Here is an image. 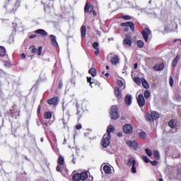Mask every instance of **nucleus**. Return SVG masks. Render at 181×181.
I'll return each instance as SVG.
<instances>
[{
	"mask_svg": "<svg viewBox=\"0 0 181 181\" xmlns=\"http://www.w3.org/2000/svg\"><path fill=\"white\" fill-rule=\"evenodd\" d=\"M88 177V173L87 171H83L82 173H76L72 175L73 181H84L87 180Z\"/></svg>",
	"mask_w": 181,
	"mask_h": 181,
	"instance_id": "nucleus-1",
	"label": "nucleus"
},
{
	"mask_svg": "<svg viewBox=\"0 0 181 181\" xmlns=\"http://www.w3.org/2000/svg\"><path fill=\"white\" fill-rule=\"evenodd\" d=\"M160 117V115L156 111H153L151 113H146V119H147V121H149V122H153V121L159 119Z\"/></svg>",
	"mask_w": 181,
	"mask_h": 181,
	"instance_id": "nucleus-2",
	"label": "nucleus"
},
{
	"mask_svg": "<svg viewBox=\"0 0 181 181\" xmlns=\"http://www.w3.org/2000/svg\"><path fill=\"white\" fill-rule=\"evenodd\" d=\"M110 114L111 119H118V118H119V112H118V106H112Z\"/></svg>",
	"mask_w": 181,
	"mask_h": 181,
	"instance_id": "nucleus-3",
	"label": "nucleus"
},
{
	"mask_svg": "<svg viewBox=\"0 0 181 181\" xmlns=\"http://www.w3.org/2000/svg\"><path fill=\"white\" fill-rule=\"evenodd\" d=\"M111 136H107V134H105L101 140V146L103 148H108L110 145H111Z\"/></svg>",
	"mask_w": 181,
	"mask_h": 181,
	"instance_id": "nucleus-4",
	"label": "nucleus"
},
{
	"mask_svg": "<svg viewBox=\"0 0 181 181\" xmlns=\"http://www.w3.org/2000/svg\"><path fill=\"white\" fill-rule=\"evenodd\" d=\"M120 26L125 27V28H129V29L132 30V32H135V24L132 21H127L126 23H120Z\"/></svg>",
	"mask_w": 181,
	"mask_h": 181,
	"instance_id": "nucleus-5",
	"label": "nucleus"
},
{
	"mask_svg": "<svg viewBox=\"0 0 181 181\" xmlns=\"http://www.w3.org/2000/svg\"><path fill=\"white\" fill-rule=\"evenodd\" d=\"M42 47H39L37 49L35 45L30 46V50L31 51V53H37V56H40L42 54Z\"/></svg>",
	"mask_w": 181,
	"mask_h": 181,
	"instance_id": "nucleus-6",
	"label": "nucleus"
},
{
	"mask_svg": "<svg viewBox=\"0 0 181 181\" xmlns=\"http://www.w3.org/2000/svg\"><path fill=\"white\" fill-rule=\"evenodd\" d=\"M123 131L124 134H132V131H134V127H132V124H126L123 127Z\"/></svg>",
	"mask_w": 181,
	"mask_h": 181,
	"instance_id": "nucleus-7",
	"label": "nucleus"
},
{
	"mask_svg": "<svg viewBox=\"0 0 181 181\" xmlns=\"http://www.w3.org/2000/svg\"><path fill=\"white\" fill-rule=\"evenodd\" d=\"M151 32L149 28H145L144 30L141 31V35L145 42H148V37L149 36H151Z\"/></svg>",
	"mask_w": 181,
	"mask_h": 181,
	"instance_id": "nucleus-8",
	"label": "nucleus"
},
{
	"mask_svg": "<svg viewBox=\"0 0 181 181\" xmlns=\"http://www.w3.org/2000/svg\"><path fill=\"white\" fill-rule=\"evenodd\" d=\"M94 10V6H93L90 3H86L84 7V11L86 13H89L91 15L93 13V11Z\"/></svg>",
	"mask_w": 181,
	"mask_h": 181,
	"instance_id": "nucleus-9",
	"label": "nucleus"
},
{
	"mask_svg": "<svg viewBox=\"0 0 181 181\" xmlns=\"http://www.w3.org/2000/svg\"><path fill=\"white\" fill-rule=\"evenodd\" d=\"M47 104H49V105H57V104H59V97L57 96H54V98H52L49 100H47Z\"/></svg>",
	"mask_w": 181,
	"mask_h": 181,
	"instance_id": "nucleus-10",
	"label": "nucleus"
},
{
	"mask_svg": "<svg viewBox=\"0 0 181 181\" xmlns=\"http://www.w3.org/2000/svg\"><path fill=\"white\" fill-rule=\"evenodd\" d=\"M124 46H132V37L130 35H126V37L123 40Z\"/></svg>",
	"mask_w": 181,
	"mask_h": 181,
	"instance_id": "nucleus-11",
	"label": "nucleus"
},
{
	"mask_svg": "<svg viewBox=\"0 0 181 181\" xmlns=\"http://www.w3.org/2000/svg\"><path fill=\"white\" fill-rule=\"evenodd\" d=\"M137 103L139 107H145L146 102H145V98L144 97V95L140 94L138 95Z\"/></svg>",
	"mask_w": 181,
	"mask_h": 181,
	"instance_id": "nucleus-12",
	"label": "nucleus"
},
{
	"mask_svg": "<svg viewBox=\"0 0 181 181\" xmlns=\"http://www.w3.org/2000/svg\"><path fill=\"white\" fill-rule=\"evenodd\" d=\"M35 33H36V35H40V36H42V37H46V36H47V32L43 29H37L35 31Z\"/></svg>",
	"mask_w": 181,
	"mask_h": 181,
	"instance_id": "nucleus-13",
	"label": "nucleus"
},
{
	"mask_svg": "<svg viewBox=\"0 0 181 181\" xmlns=\"http://www.w3.org/2000/svg\"><path fill=\"white\" fill-rule=\"evenodd\" d=\"M49 39L51 40L52 46L54 47H59V44L57 43V40H56V36L54 35H49Z\"/></svg>",
	"mask_w": 181,
	"mask_h": 181,
	"instance_id": "nucleus-14",
	"label": "nucleus"
},
{
	"mask_svg": "<svg viewBox=\"0 0 181 181\" xmlns=\"http://www.w3.org/2000/svg\"><path fill=\"white\" fill-rule=\"evenodd\" d=\"M127 144L129 148H132L133 149H138V143L136 141H128Z\"/></svg>",
	"mask_w": 181,
	"mask_h": 181,
	"instance_id": "nucleus-15",
	"label": "nucleus"
},
{
	"mask_svg": "<svg viewBox=\"0 0 181 181\" xmlns=\"http://www.w3.org/2000/svg\"><path fill=\"white\" fill-rule=\"evenodd\" d=\"M168 127L173 129L176 128V127H177V120L173 119H170L168 122Z\"/></svg>",
	"mask_w": 181,
	"mask_h": 181,
	"instance_id": "nucleus-16",
	"label": "nucleus"
},
{
	"mask_svg": "<svg viewBox=\"0 0 181 181\" xmlns=\"http://www.w3.org/2000/svg\"><path fill=\"white\" fill-rule=\"evenodd\" d=\"M115 95L119 99L121 100L122 98V93H121V90H119V88L115 87Z\"/></svg>",
	"mask_w": 181,
	"mask_h": 181,
	"instance_id": "nucleus-17",
	"label": "nucleus"
},
{
	"mask_svg": "<svg viewBox=\"0 0 181 181\" xmlns=\"http://www.w3.org/2000/svg\"><path fill=\"white\" fill-rule=\"evenodd\" d=\"M153 69L156 71H160L161 70H163V69H165V64H163V63L157 64L155 65Z\"/></svg>",
	"mask_w": 181,
	"mask_h": 181,
	"instance_id": "nucleus-18",
	"label": "nucleus"
},
{
	"mask_svg": "<svg viewBox=\"0 0 181 181\" xmlns=\"http://www.w3.org/2000/svg\"><path fill=\"white\" fill-rule=\"evenodd\" d=\"M124 102L127 105H131L132 104V96L131 95H127L124 98Z\"/></svg>",
	"mask_w": 181,
	"mask_h": 181,
	"instance_id": "nucleus-19",
	"label": "nucleus"
},
{
	"mask_svg": "<svg viewBox=\"0 0 181 181\" xmlns=\"http://www.w3.org/2000/svg\"><path fill=\"white\" fill-rule=\"evenodd\" d=\"M111 63L113 66H117V63H119V57L115 55L111 58Z\"/></svg>",
	"mask_w": 181,
	"mask_h": 181,
	"instance_id": "nucleus-20",
	"label": "nucleus"
},
{
	"mask_svg": "<svg viewBox=\"0 0 181 181\" xmlns=\"http://www.w3.org/2000/svg\"><path fill=\"white\" fill-rule=\"evenodd\" d=\"M57 172H59V173H64V172L65 173L64 175H67V173H69V170L67 169H64L63 168H62V166L60 165H57Z\"/></svg>",
	"mask_w": 181,
	"mask_h": 181,
	"instance_id": "nucleus-21",
	"label": "nucleus"
},
{
	"mask_svg": "<svg viewBox=\"0 0 181 181\" xmlns=\"http://www.w3.org/2000/svg\"><path fill=\"white\" fill-rule=\"evenodd\" d=\"M115 131V128L112 125H110V127L107 129V134L108 136H111V132H114Z\"/></svg>",
	"mask_w": 181,
	"mask_h": 181,
	"instance_id": "nucleus-22",
	"label": "nucleus"
},
{
	"mask_svg": "<svg viewBox=\"0 0 181 181\" xmlns=\"http://www.w3.org/2000/svg\"><path fill=\"white\" fill-rule=\"evenodd\" d=\"M6 56V49L5 47L0 46V57H5Z\"/></svg>",
	"mask_w": 181,
	"mask_h": 181,
	"instance_id": "nucleus-23",
	"label": "nucleus"
},
{
	"mask_svg": "<svg viewBox=\"0 0 181 181\" xmlns=\"http://www.w3.org/2000/svg\"><path fill=\"white\" fill-rule=\"evenodd\" d=\"M180 60V55H177L175 59L173 60L172 64L173 67H176L177 62Z\"/></svg>",
	"mask_w": 181,
	"mask_h": 181,
	"instance_id": "nucleus-24",
	"label": "nucleus"
},
{
	"mask_svg": "<svg viewBox=\"0 0 181 181\" xmlns=\"http://www.w3.org/2000/svg\"><path fill=\"white\" fill-rule=\"evenodd\" d=\"M90 86L92 88L93 87H96L97 88H101V83L100 82L92 81Z\"/></svg>",
	"mask_w": 181,
	"mask_h": 181,
	"instance_id": "nucleus-25",
	"label": "nucleus"
},
{
	"mask_svg": "<svg viewBox=\"0 0 181 181\" xmlns=\"http://www.w3.org/2000/svg\"><path fill=\"white\" fill-rule=\"evenodd\" d=\"M53 117V113L52 112H45L44 114L45 119H50Z\"/></svg>",
	"mask_w": 181,
	"mask_h": 181,
	"instance_id": "nucleus-26",
	"label": "nucleus"
},
{
	"mask_svg": "<svg viewBox=\"0 0 181 181\" xmlns=\"http://www.w3.org/2000/svg\"><path fill=\"white\" fill-rule=\"evenodd\" d=\"M89 74H91L92 77L97 76V69L95 68H91L88 71Z\"/></svg>",
	"mask_w": 181,
	"mask_h": 181,
	"instance_id": "nucleus-27",
	"label": "nucleus"
},
{
	"mask_svg": "<svg viewBox=\"0 0 181 181\" xmlns=\"http://www.w3.org/2000/svg\"><path fill=\"white\" fill-rule=\"evenodd\" d=\"M103 170L105 172V173H106V175H108L110 173H111V167H110V165H104L103 167Z\"/></svg>",
	"mask_w": 181,
	"mask_h": 181,
	"instance_id": "nucleus-28",
	"label": "nucleus"
},
{
	"mask_svg": "<svg viewBox=\"0 0 181 181\" xmlns=\"http://www.w3.org/2000/svg\"><path fill=\"white\" fill-rule=\"evenodd\" d=\"M141 84L144 88H149V83L146 81V79L142 78H141Z\"/></svg>",
	"mask_w": 181,
	"mask_h": 181,
	"instance_id": "nucleus-29",
	"label": "nucleus"
},
{
	"mask_svg": "<svg viewBox=\"0 0 181 181\" xmlns=\"http://www.w3.org/2000/svg\"><path fill=\"white\" fill-rule=\"evenodd\" d=\"M57 163H58V165H60L61 166L64 165V158H63V156H59L58 158Z\"/></svg>",
	"mask_w": 181,
	"mask_h": 181,
	"instance_id": "nucleus-30",
	"label": "nucleus"
},
{
	"mask_svg": "<svg viewBox=\"0 0 181 181\" xmlns=\"http://www.w3.org/2000/svg\"><path fill=\"white\" fill-rule=\"evenodd\" d=\"M86 33H87V29L86 28V25L81 26V37H86Z\"/></svg>",
	"mask_w": 181,
	"mask_h": 181,
	"instance_id": "nucleus-31",
	"label": "nucleus"
},
{
	"mask_svg": "<svg viewBox=\"0 0 181 181\" xmlns=\"http://www.w3.org/2000/svg\"><path fill=\"white\" fill-rule=\"evenodd\" d=\"M136 45L139 49H142L145 46V43H144V41L139 40L136 41Z\"/></svg>",
	"mask_w": 181,
	"mask_h": 181,
	"instance_id": "nucleus-32",
	"label": "nucleus"
},
{
	"mask_svg": "<svg viewBox=\"0 0 181 181\" xmlns=\"http://www.w3.org/2000/svg\"><path fill=\"white\" fill-rule=\"evenodd\" d=\"M134 162H136V160H135V159L134 158H129L127 163V166H128L129 168H131V166L134 165Z\"/></svg>",
	"mask_w": 181,
	"mask_h": 181,
	"instance_id": "nucleus-33",
	"label": "nucleus"
},
{
	"mask_svg": "<svg viewBox=\"0 0 181 181\" xmlns=\"http://www.w3.org/2000/svg\"><path fill=\"white\" fill-rule=\"evenodd\" d=\"M136 165V161H133V164L131 168V171L132 173H136V167L135 166Z\"/></svg>",
	"mask_w": 181,
	"mask_h": 181,
	"instance_id": "nucleus-34",
	"label": "nucleus"
},
{
	"mask_svg": "<svg viewBox=\"0 0 181 181\" xmlns=\"http://www.w3.org/2000/svg\"><path fill=\"white\" fill-rule=\"evenodd\" d=\"M153 156L155 158V159H156L157 160H159V159H160V156L159 155V151L155 150L153 151Z\"/></svg>",
	"mask_w": 181,
	"mask_h": 181,
	"instance_id": "nucleus-35",
	"label": "nucleus"
},
{
	"mask_svg": "<svg viewBox=\"0 0 181 181\" xmlns=\"http://www.w3.org/2000/svg\"><path fill=\"white\" fill-rule=\"evenodd\" d=\"M134 81L136 84H137V86H141V78H139V77L135 76L134 78Z\"/></svg>",
	"mask_w": 181,
	"mask_h": 181,
	"instance_id": "nucleus-36",
	"label": "nucleus"
},
{
	"mask_svg": "<svg viewBox=\"0 0 181 181\" xmlns=\"http://www.w3.org/2000/svg\"><path fill=\"white\" fill-rule=\"evenodd\" d=\"M141 159H143L145 163H149L151 162V160H149L148 156H141Z\"/></svg>",
	"mask_w": 181,
	"mask_h": 181,
	"instance_id": "nucleus-37",
	"label": "nucleus"
},
{
	"mask_svg": "<svg viewBox=\"0 0 181 181\" xmlns=\"http://www.w3.org/2000/svg\"><path fill=\"white\" fill-rule=\"evenodd\" d=\"M149 97H151V92L148 90H146L144 91V98L146 99L149 98Z\"/></svg>",
	"mask_w": 181,
	"mask_h": 181,
	"instance_id": "nucleus-38",
	"label": "nucleus"
},
{
	"mask_svg": "<svg viewBox=\"0 0 181 181\" xmlns=\"http://www.w3.org/2000/svg\"><path fill=\"white\" fill-rule=\"evenodd\" d=\"M139 136L141 139H146V133L145 132H141L139 133Z\"/></svg>",
	"mask_w": 181,
	"mask_h": 181,
	"instance_id": "nucleus-39",
	"label": "nucleus"
},
{
	"mask_svg": "<svg viewBox=\"0 0 181 181\" xmlns=\"http://www.w3.org/2000/svg\"><path fill=\"white\" fill-rule=\"evenodd\" d=\"M122 19H124V21H131L132 18L131 17V16L125 15L122 16Z\"/></svg>",
	"mask_w": 181,
	"mask_h": 181,
	"instance_id": "nucleus-40",
	"label": "nucleus"
},
{
	"mask_svg": "<svg viewBox=\"0 0 181 181\" xmlns=\"http://www.w3.org/2000/svg\"><path fill=\"white\" fill-rule=\"evenodd\" d=\"M145 152H146V155H148L149 157L152 156V150H151L149 148H146Z\"/></svg>",
	"mask_w": 181,
	"mask_h": 181,
	"instance_id": "nucleus-41",
	"label": "nucleus"
},
{
	"mask_svg": "<svg viewBox=\"0 0 181 181\" xmlns=\"http://www.w3.org/2000/svg\"><path fill=\"white\" fill-rule=\"evenodd\" d=\"M117 86L118 87V88L122 87V86H124V82L121 80H118L117 82Z\"/></svg>",
	"mask_w": 181,
	"mask_h": 181,
	"instance_id": "nucleus-42",
	"label": "nucleus"
},
{
	"mask_svg": "<svg viewBox=\"0 0 181 181\" xmlns=\"http://www.w3.org/2000/svg\"><path fill=\"white\" fill-rule=\"evenodd\" d=\"M150 163L152 165V166H158V161L156 160L153 161L150 160Z\"/></svg>",
	"mask_w": 181,
	"mask_h": 181,
	"instance_id": "nucleus-43",
	"label": "nucleus"
},
{
	"mask_svg": "<svg viewBox=\"0 0 181 181\" xmlns=\"http://www.w3.org/2000/svg\"><path fill=\"white\" fill-rule=\"evenodd\" d=\"M63 87V81L60 80L58 83V88L60 90Z\"/></svg>",
	"mask_w": 181,
	"mask_h": 181,
	"instance_id": "nucleus-44",
	"label": "nucleus"
},
{
	"mask_svg": "<svg viewBox=\"0 0 181 181\" xmlns=\"http://www.w3.org/2000/svg\"><path fill=\"white\" fill-rule=\"evenodd\" d=\"M98 46H99L98 42H93V49H99V48H98Z\"/></svg>",
	"mask_w": 181,
	"mask_h": 181,
	"instance_id": "nucleus-45",
	"label": "nucleus"
},
{
	"mask_svg": "<svg viewBox=\"0 0 181 181\" xmlns=\"http://www.w3.org/2000/svg\"><path fill=\"white\" fill-rule=\"evenodd\" d=\"M169 83H170V87H173V77H172V76L170 77Z\"/></svg>",
	"mask_w": 181,
	"mask_h": 181,
	"instance_id": "nucleus-46",
	"label": "nucleus"
},
{
	"mask_svg": "<svg viewBox=\"0 0 181 181\" xmlns=\"http://www.w3.org/2000/svg\"><path fill=\"white\" fill-rule=\"evenodd\" d=\"M35 37H37V35H36L35 34H32L29 36L30 39H35Z\"/></svg>",
	"mask_w": 181,
	"mask_h": 181,
	"instance_id": "nucleus-47",
	"label": "nucleus"
},
{
	"mask_svg": "<svg viewBox=\"0 0 181 181\" xmlns=\"http://www.w3.org/2000/svg\"><path fill=\"white\" fill-rule=\"evenodd\" d=\"M42 109V105H40L37 109V114H40V110Z\"/></svg>",
	"mask_w": 181,
	"mask_h": 181,
	"instance_id": "nucleus-48",
	"label": "nucleus"
},
{
	"mask_svg": "<svg viewBox=\"0 0 181 181\" xmlns=\"http://www.w3.org/2000/svg\"><path fill=\"white\" fill-rule=\"evenodd\" d=\"M91 80H92L91 77H87V82L90 83V86L91 85V83H93Z\"/></svg>",
	"mask_w": 181,
	"mask_h": 181,
	"instance_id": "nucleus-49",
	"label": "nucleus"
},
{
	"mask_svg": "<svg viewBox=\"0 0 181 181\" xmlns=\"http://www.w3.org/2000/svg\"><path fill=\"white\" fill-rule=\"evenodd\" d=\"M95 54H100V48H98L97 49H96V51H95Z\"/></svg>",
	"mask_w": 181,
	"mask_h": 181,
	"instance_id": "nucleus-50",
	"label": "nucleus"
},
{
	"mask_svg": "<svg viewBox=\"0 0 181 181\" xmlns=\"http://www.w3.org/2000/svg\"><path fill=\"white\" fill-rule=\"evenodd\" d=\"M76 129H81L82 126H81V124H77V125L76 126Z\"/></svg>",
	"mask_w": 181,
	"mask_h": 181,
	"instance_id": "nucleus-51",
	"label": "nucleus"
},
{
	"mask_svg": "<svg viewBox=\"0 0 181 181\" xmlns=\"http://www.w3.org/2000/svg\"><path fill=\"white\" fill-rule=\"evenodd\" d=\"M92 13H93V16H97V11H95V10H93Z\"/></svg>",
	"mask_w": 181,
	"mask_h": 181,
	"instance_id": "nucleus-52",
	"label": "nucleus"
},
{
	"mask_svg": "<svg viewBox=\"0 0 181 181\" xmlns=\"http://www.w3.org/2000/svg\"><path fill=\"white\" fill-rule=\"evenodd\" d=\"M21 59H26V54L25 53L21 54Z\"/></svg>",
	"mask_w": 181,
	"mask_h": 181,
	"instance_id": "nucleus-53",
	"label": "nucleus"
},
{
	"mask_svg": "<svg viewBox=\"0 0 181 181\" xmlns=\"http://www.w3.org/2000/svg\"><path fill=\"white\" fill-rule=\"evenodd\" d=\"M117 136H119V137L122 136V132H119L117 133Z\"/></svg>",
	"mask_w": 181,
	"mask_h": 181,
	"instance_id": "nucleus-54",
	"label": "nucleus"
},
{
	"mask_svg": "<svg viewBox=\"0 0 181 181\" xmlns=\"http://www.w3.org/2000/svg\"><path fill=\"white\" fill-rule=\"evenodd\" d=\"M42 125H43L44 128H47L48 124H47V122H45Z\"/></svg>",
	"mask_w": 181,
	"mask_h": 181,
	"instance_id": "nucleus-55",
	"label": "nucleus"
},
{
	"mask_svg": "<svg viewBox=\"0 0 181 181\" xmlns=\"http://www.w3.org/2000/svg\"><path fill=\"white\" fill-rule=\"evenodd\" d=\"M134 69H138V64L137 63L134 64Z\"/></svg>",
	"mask_w": 181,
	"mask_h": 181,
	"instance_id": "nucleus-56",
	"label": "nucleus"
},
{
	"mask_svg": "<svg viewBox=\"0 0 181 181\" xmlns=\"http://www.w3.org/2000/svg\"><path fill=\"white\" fill-rule=\"evenodd\" d=\"M128 30H129V28H126L124 29V32H128Z\"/></svg>",
	"mask_w": 181,
	"mask_h": 181,
	"instance_id": "nucleus-57",
	"label": "nucleus"
},
{
	"mask_svg": "<svg viewBox=\"0 0 181 181\" xmlns=\"http://www.w3.org/2000/svg\"><path fill=\"white\" fill-rule=\"evenodd\" d=\"M71 83L74 84V86H76V81H75L71 80Z\"/></svg>",
	"mask_w": 181,
	"mask_h": 181,
	"instance_id": "nucleus-58",
	"label": "nucleus"
},
{
	"mask_svg": "<svg viewBox=\"0 0 181 181\" xmlns=\"http://www.w3.org/2000/svg\"><path fill=\"white\" fill-rule=\"evenodd\" d=\"M72 162H73V163L76 164V158H74L72 159Z\"/></svg>",
	"mask_w": 181,
	"mask_h": 181,
	"instance_id": "nucleus-59",
	"label": "nucleus"
},
{
	"mask_svg": "<svg viewBox=\"0 0 181 181\" xmlns=\"http://www.w3.org/2000/svg\"><path fill=\"white\" fill-rule=\"evenodd\" d=\"M105 77H108V76H110V74L106 73V74H105Z\"/></svg>",
	"mask_w": 181,
	"mask_h": 181,
	"instance_id": "nucleus-60",
	"label": "nucleus"
},
{
	"mask_svg": "<svg viewBox=\"0 0 181 181\" xmlns=\"http://www.w3.org/2000/svg\"><path fill=\"white\" fill-rule=\"evenodd\" d=\"M106 70H110V66H106Z\"/></svg>",
	"mask_w": 181,
	"mask_h": 181,
	"instance_id": "nucleus-61",
	"label": "nucleus"
},
{
	"mask_svg": "<svg viewBox=\"0 0 181 181\" xmlns=\"http://www.w3.org/2000/svg\"><path fill=\"white\" fill-rule=\"evenodd\" d=\"M158 181H163V179L159 178V180H158Z\"/></svg>",
	"mask_w": 181,
	"mask_h": 181,
	"instance_id": "nucleus-62",
	"label": "nucleus"
},
{
	"mask_svg": "<svg viewBox=\"0 0 181 181\" xmlns=\"http://www.w3.org/2000/svg\"><path fill=\"white\" fill-rule=\"evenodd\" d=\"M102 74H105V71H103V72H102Z\"/></svg>",
	"mask_w": 181,
	"mask_h": 181,
	"instance_id": "nucleus-63",
	"label": "nucleus"
},
{
	"mask_svg": "<svg viewBox=\"0 0 181 181\" xmlns=\"http://www.w3.org/2000/svg\"><path fill=\"white\" fill-rule=\"evenodd\" d=\"M8 1V2H9V1H11V0H7Z\"/></svg>",
	"mask_w": 181,
	"mask_h": 181,
	"instance_id": "nucleus-64",
	"label": "nucleus"
}]
</instances>
